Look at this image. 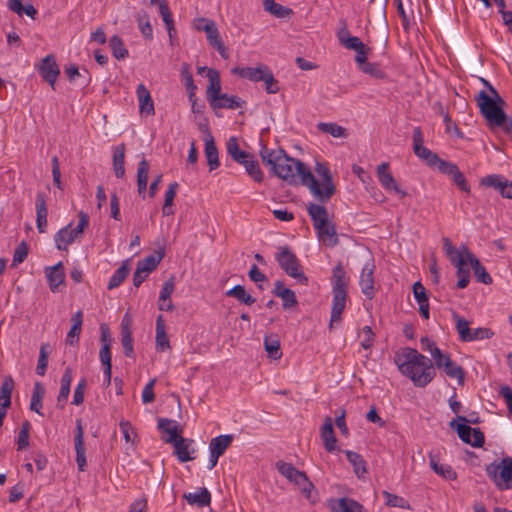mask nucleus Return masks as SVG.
Wrapping results in <instances>:
<instances>
[{"instance_id": "09e8293b", "label": "nucleus", "mask_w": 512, "mask_h": 512, "mask_svg": "<svg viewBox=\"0 0 512 512\" xmlns=\"http://www.w3.org/2000/svg\"><path fill=\"white\" fill-rule=\"evenodd\" d=\"M264 10L272 14L277 18H285L292 14V10L288 7H284L274 0H263Z\"/></svg>"}, {"instance_id": "423d86ee", "label": "nucleus", "mask_w": 512, "mask_h": 512, "mask_svg": "<svg viewBox=\"0 0 512 512\" xmlns=\"http://www.w3.org/2000/svg\"><path fill=\"white\" fill-rule=\"evenodd\" d=\"M231 72L252 82L262 81L266 92L269 94H276L280 89L278 81L274 78L271 69L266 65L258 64L256 67H235Z\"/></svg>"}, {"instance_id": "393cba45", "label": "nucleus", "mask_w": 512, "mask_h": 512, "mask_svg": "<svg viewBox=\"0 0 512 512\" xmlns=\"http://www.w3.org/2000/svg\"><path fill=\"white\" fill-rule=\"evenodd\" d=\"M205 33L208 43L218 51L223 59H228L229 53L221 39L216 23L213 26H206Z\"/></svg>"}, {"instance_id": "2f4dec72", "label": "nucleus", "mask_w": 512, "mask_h": 512, "mask_svg": "<svg viewBox=\"0 0 512 512\" xmlns=\"http://www.w3.org/2000/svg\"><path fill=\"white\" fill-rule=\"evenodd\" d=\"M429 464L431 469L443 479L452 481L457 478V473L452 467L448 464L440 463L432 453L429 454Z\"/></svg>"}, {"instance_id": "a878e982", "label": "nucleus", "mask_w": 512, "mask_h": 512, "mask_svg": "<svg viewBox=\"0 0 512 512\" xmlns=\"http://www.w3.org/2000/svg\"><path fill=\"white\" fill-rule=\"evenodd\" d=\"M48 209L46 205L45 194L42 192L36 195V226L40 233H44L47 228Z\"/></svg>"}, {"instance_id": "6ab92c4d", "label": "nucleus", "mask_w": 512, "mask_h": 512, "mask_svg": "<svg viewBox=\"0 0 512 512\" xmlns=\"http://www.w3.org/2000/svg\"><path fill=\"white\" fill-rule=\"evenodd\" d=\"M320 436L326 451L331 453L336 450H340L337 447V439L334 434L333 421L331 417H325L324 423L320 429Z\"/></svg>"}, {"instance_id": "7ed1b4c3", "label": "nucleus", "mask_w": 512, "mask_h": 512, "mask_svg": "<svg viewBox=\"0 0 512 512\" xmlns=\"http://www.w3.org/2000/svg\"><path fill=\"white\" fill-rule=\"evenodd\" d=\"M475 100L490 128H498L506 135L512 134V119L503 110V99L500 102L497 98L491 97L481 90Z\"/></svg>"}, {"instance_id": "5701e85b", "label": "nucleus", "mask_w": 512, "mask_h": 512, "mask_svg": "<svg viewBox=\"0 0 512 512\" xmlns=\"http://www.w3.org/2000/svg\"><path fill=\"white\" fill-rule=\"evenodd\" d=\"M137 98L139 101V110L141 114L154 115V103L150 91L143 83H140L136 89Z\"/></svg>"}, {"instance_id": "4d7b16f0", "label": "nucleus", "mask_w": 512, "mask_h": 512, "mask_svg": "<svg viewBox=\"0 0 512 512\" xmlns=\"http://www.w3.org/2000/svg\"><path fill=\"white\" fill-rule=\"evenodd\" d=\"M129 273V267L123 263L110 277L107 288L113 290L120 286Z\"/></svg>"}, {"instance_id": "ea45409f", "label": "nucleus", "mask_w": 512, "mask_h": 512, "mask_svg": "<svg viewBox=\"0 0 512 512\" xmlns=\"http://www.w3.org/2000/svg\"><path fill=\"white\" fill-rule=\"evenodd\" d=\"M190 505L206 507L211 503V494L206 488H201L195 493H186L183 496Z\"/></svg>"}, {"instance_id": "b1692460", "label": "nucleus", "mask_w": 512, "mask_h": 512, "mask_svg": "<svg viewBox=\"0 0 512 512\" xmlns=\"http://www.w3.org/2000/svg\"><path fill=\"white\" fill-rule=\"evenodd\" d=\"M210 107L214 110L216 109H237L241 108L244 104V101L241 100V98L234 96V95H228L226 93H221L219 96L215 98V100H212L210 103Z\"/></svg>"}, {"instance_id": "3c124183", "label": "nucleus", "mask_w": 512, "mask_h": 512, "mask_svg": "<svg viewBox=\"0 0 512 512\" xmlns=\"http://www.w3.org/2000/svg\"><path fill=\"white\" fill-rule=\"evenodd\" d=\"M226 296L234 297L239 302L246 305H252L256 301L254 297H252L249 293L246 292L245 287L242 285H236L230 290H228L226 292Z\"/></svg>"}, {"instance_id": "a18cd8bd", "label": "nucleus", "mask_w": 512, "mask_h": 512, "mask_svg": "<svg viewBox=\"0 0 512 512\" xmlns=\"http://www.w3.org/2000/svg\"><path fill=\"white\" fill-rule=\"evenodd\" d=\"M178 183L172 182L169 184L167 191L165 192V199L164 204L162 207V214L163 216H170L174 214V210L172 208L173 201L176 196L177 190H178Z\"/></svg>"}, {"instance_id": "864d4df0", "label": "nucleus", "mask_w": 512, "mask_h": 512, "mask_svg": "<svg viewBox=\"0 0 512 512\" xmlns=\"http://www.w3.org/2000/svg\"><path fill=\"white\" fill-rule=\"evenodd\" d=\"M471 268L474 271V274L477 278V280L484 284H491L492 283V277L489 275V273L486 271L485 267L480 263V261L473 256L471 258V261L469 262Z\"/></svg>"}, {"instance_id": "13d9d810", "label": "nucleus", "mask_w": 512, "mask_h": 512, "mask_svg": "<svg viewBox=\"0 0 512 512\" xmlns=\"http://www.w3.org/2000/svg\"><path fill=\"white\" fill-rule=\"evenodd\" d=\"M382 495L385 500V504L389 507H399L402 509H411L409 502L396 494H392L388 491H383Z\"/></svg>"}, {"instance_id": "bb28decb", "label": "nucleus", "mask_w": 512, "mask_h": 512, "mask_svg": "<svg viewBox=\"0 0 512 512\" xmlns=\"http://www.w3.org/2000/svg\"><path fill=\"white\" fill-rule=\"evenodd\" d=\"M413 294L419 305V312L424 319H429V299L425 287L420 281L413 284Z\"/></svg>"}, {"instance_id": "58836bf2", "label": "nucleus", "mask_w": 512, "mask_h": 512, "mask_svg": "<svg viewBox=\"0 0 512 512\" xmlns=\"http://www.w3.org/2000/svg\"><path fill=\"white\" fill-rule=\"evenodd\" d=\"M227 154L237 163L242 164L252 155L240 149L236 137H231L226 144Z\"/></svg>"}, {"instance_id": "0eeeda50", "label": "nucleus", "mask_w": 512, "mask_h": 512, "mask_svg": "<svg viewBox=\"0 0 512 512\" xmlns=\"http://www.w3.org/2000/svg\"><path fill=\"white\" fill-rule=\"evenodd\" d=\"M79 222L76 227L69 223L61 228L54 236L55 246L60 251H68V246L82 237L84 230L89 225V216L84 211L78 213Z\"/></svg>"}, {"instance_id": "0e129e2a", "label": "nucleus", "mask_w": 512, "mask_h": 512, "mask_svg": "<svg viewBox=\"0 0 512 512\" xmlns=\"http://www.w3.org/2000/svg\"><path fill=\"white\" fill-rule=\"evenodd\" d=\"M265 350L271 359L277 360L282 356L280 349V342L276 339L265 338L264 341Z\"/></svg>"}, {"instance_id": "4c0bfd02", "label": "nucleus", "mask_w": 512, "mask_h": 512, "mask_svg": "<svg viewBox=\"0 0 512 512\" xmlns=\"http://www.w3.org/2000/svg\"><path fill=\"white\" fill-rule=\"evenodd\" d=\"M156 349L161 352L170 349V342L162 315H159L156 319Z\"/></svg>"}, {"instance_id": "c85d7f7f", "label": "nucleus", "mask_w": 512, "mask_h": 512, "mask_svg": "<svg viewBox=\"0 0 512 512\" xmlns=\"http://www.w3.org/2000/svg\"><path fill=\"white\" fill-rule=\"evenodd\" d=\"M61 386L59 390V394L57 397V405L61 409L64 408L65 404L67 403L69 394H70V387L72 383V369L70 367H67L61 377Z\"/></svg>"}, {"instance_id": "de8ad7c7", "label": "nucleus", "mask_w": 512, "mask_h": 512, "mask_svg": "<svg viewBox=\"0 0 512 512\" xmlns=\"http://www.w3.org/2000/svg\"><path fill=\"white\" fill-rule=\"evenodd\" d=\"M443 365L441 369L444 370L448 377L456 379L460 385L464 383L465 372L461 366L452 360L446 361Z\"/></svg>"}, {"instance_id": "37998d69", "label": "nucleus", "mask_w": 512, "mask_h": 512, "mask_svg": "<svg viewBox=\"0 0 512 512\" xmlns=\"http://www.w3.org/2000/svg\"><path fill=\"white\" fill-rule=\"evenodd\" d=\"M14 389V380L11 376H6L0 387V407L9 408L11 405V395Z\"/></svg>"}, {"instance_id": "e2e57ef3", "label": "nucleus", "mask_w": 512, "mask_h": 512, "mask_svg": "<svg viewBox=\"0 0 512 512\" xmlns=\"http://www.w3.org/2000/svg\"><path fill=\"white\" fill-rule=\"evenodd\" d=\"M413 151L417 157L424 160L430 167L438 161V155L423 145L413 147Z\"/></svg>"}, {"instance_id": "f03ea898", "label": "nucleus", "mask_w": 512, "mask_h": 512, "mask_svg": "<svg viewBox=\"0 0 512 512\" xmlns=\"http://www.w3.org/2000/svg\"><path fill=\"white\" fill-rule=\"evenodd\" d=\"M395 362L400 372L417 387H426L436 376L432 361L414 348L402 349Z\"/></svg>"}, {"instance_id": "a19ab883", "label": "nucleus", "mask_w": 512, "mask_h": 512, "mask_svg": "<svg viewBox=\"0 0 512 512\" xmlns=\"http://www.w3.org/2000/svg\"><path fill=\"white\" fill-rule=\"evenodd\" d=\"M347 460L353 466L354 472L358 478H362L367 473V463L359 453L346 450L344 451Z\"/></svg>"}, {"instance_id": "ddd939ff", "label": "nucleus", "mask_w": 512, "mask_h": 512, "mask_svg": "<svg viewBox=\"0 0 512 512\" xmlns=\"http://www.w3.org/2000/svg\"><path fill=\"white\" fill-rule=\"evenodd\" d=\"M481 185L492 187L504 198L512 199V181L498 174H491L481 179Z\"/></svg>"}, {"instance_id": "c756f323", "label": "nucleus", "mask_w": 512, "mask_h": 512, "mask_svg": "<svg viewBox=\"0 0 512 512\" xmlns=\"http://www.w3.org/2000/svg\"><path fill=\"white\" fill-rule=\"evenodd\" d=\"M273 293L283 301L285 309L292 308L297 305V298L293 290L286 288L283 282L277 281L274 286Z\"/></svg>"}, {"instance_id": "052dcab7", "label": "nucleus", "mask_w": 512, "mask_h": 512, "mask_svg": "<svg viewBox=\"0 0 512 512\" xmlns=\"http://www.w3.org/2000/svg\"><path fill=\"white\" fill-rule=\"evenodd\" d=\"M121 342L124 349V354L127 357L133 356V338L128 326L122 325L121 329Z\"/></svg>"}, {"instance_id": "338daca9", "label": "nucleus", "mask_w": 512, "mask_h": 512, "mask_svg": "<svg viewBox=\"0 0 512 512\" xmlns=\"http://www.w3.org/2000/svg\"><path fill=\"white\" fill-rule=\"evenodd\" d=\"M119 426L126 443L134 444L137 434L132 424L128 420H121Z\"/></svg>"}, {"instance_id": "6e6552de", "label": "nucleus", "mask_w": 512, "mask_h": 512, "mask_svg": "<svg viewBox=\"0 0 512 512\" xmlns=\"http://www.w3.org/2000/svg\"><path fill=\"white\" fill-rule=\"evenodd\" d=\"M486 474L499 490L512 488V457L506 456L501 461H494L486 466Z\"/></svg>"}, {"instance_id": "8fccbe9b", "label": "nucleus", "mask_w": 512, "mask_h": 512, "mask_svg": "<svg viewBox=\"0 0 512 512\" xmlns=\"http://www.w3.org/2000/svg\"><path fill=\"white\" fill-rule=\"evenodd\" d=\"M45 394V390L39 382H36L33 388L30 401V409L39 415H42V401Z\"/></svg>"}, {"instance_id": "c9c22d12", "label": "nucleus", "mask_w": 512, "mask_h": 512, "mask_svg": "<svg viewBox=\"0 0 512 512\" xmlns=\"http://www.w3.org/2000/svg\"><path fill=\"white\" fill-rule=\"evenodd\" d=\"M232 441V435H219L213 438L209 443L210 454H215L216 457L222 456L231 445Z\"/></svg>"}, {"instance_id": "2eb2a0df", "label": "nucleus", "mask_w": 512, "mask_h": 512, "mask_svg": "<svg viewBox=\"0 0 512 512\" xmlns=\"http://www.w3.org/2000/svg\"><path fill=\"white\" fill-rule=\"evenodd\" d=\"M75 452H76V463L79 471H85L87 467L86 461V450L84 446V429L82 426V420H76V429H75Z\"/></svg>"}, {"instance_id": "49530a36", "label": "nucleus", "mask_w": 512, "mask_h": 512, "mask_svg": "<svg viewBox=\"0 0 512 512\" xmlns=\"http://www.w3.org/2000/svg\"><path fill=\"white\" fill-rule=\"evenodd\" d=\"M241 165L245 167L247 174L256 182L260 183L263 181L264 174L259 166L258 161L253 155H251L246 162Z\"/></svg>"}, {"instance_id": "f8f14e48", "label": "nucleus", "mask_w": 512, "mask_h": 512, "mask_svg": "<svg viewBox=\"0 0 512 512\" xmlns=\"http://www.w3.org/2000/svg\"><path fill=\"white\" fill-rule=\"evenodd\" d=\"M443 249L451 263L456 268L462 265H467L474 256L465 245L456 249L451 240L447 237L443 238Z\"/></svg>"}, {"instance_id": "5fc2aeb1", "label": "nucleus", "mask_w": 512, "mask_h": 512, "mask_svg": "<svg viewBox=\"0 0 512 512\" xmlns=\"http://www.w3.org/2000/svg\"><path fill=\"white\" fill-rule=\"evenodd\" d=\"M138 28L146 40L153 39V29L150 23L149 16L146 12L142 11L137 15Z\"/></svg>"}, {"instance_id": "9b49d317", "label": "nucleus", "mask_w": 512, "mask_h": 512, "mask_svg": "<svg viewBox=\"0 0 512 512\" xmlns=\"http://www.w3.org/2000/svg\"><path fill=\"white\" fill-rule=\"evenodd\" d=\"M457 421V419H453L449 423V426L456 430L461 441L476 448H480L484 445L485 437L479 428H471L469 425L464 424L463 422L457 423Z\"/></svg>"}, {"instance_id": "473e14b6", "label": "nucleus", "mask_w": 512, "mask_h": 512, "mask_svg": "<svg viewBox=\"0 0 512 512\" xmlns=\"http://www.w3.org/2000/svg\"><path fill=\"white\" fill-rule=\"evenodd\" d=\"M317 232L318 238L327 246H335L338 243L335 226L327 221L320 228H314Z\"/></svg>"}, {"instance_id": "412c9836", "label": "nucleus", "mask_w": 512, "mask_h": 512, "mask_svg": "<svg viewBox=\"0 0 512 512\" xmlns=\"http://www.w3.org/2000/svg\"><path fill=\"white\" fill-rule=\"evenodd\" d=\"M193 443L194 441L192 439L179 438L177 442L172 444L174 447V454L179 462L185 463L195 459L193 456L195 453V449L192 446Z\"/></svg>"}, {"instance_id": "c03bdc74", "label": "nucleus", "mask_w": 512, "mask_h": 512, "mask_svg": "<svg viewBox=\"0 0 512 512\" xmlns=\"http://www.w3.org/2000/svg\"><path fill=\"white\" fill-rule=\"evenodd\" d=\"M317 128L322 133L329 134L334 138H347L348 137V132H347L346 128H344L343 126L338 125L337 123H334V122H329V123L320 122L317 124Z\"/></svg>"}, {"instance_id": "680f3d73", "label": "nucleus", "mask_w": 512, "mask_h": 512, "mask_svg": "<svg viewBox=\"0 0 512 512\" xmlns=\"http://www.w3.org/2000/svg\"><path fill=\"white\" fill-rule=\"evenodd\" d=\"M162 256L149 255L144 259L138 261L137 268L141 269L143 272L151 273L155 270L160 263Z\"/></svg>"}, {"instance_id": "7c9ffc66", "label": "nucleus", "mask_w": 512, "mask_h": 512, "mask_svg": "<svg viewBox=\"0 0 512 512\" xmlns=\"http://www.w3.org/2000/svg\"><path fill=\"white\" fill-rule=\"evenodd\" d=\"M307 211L311 217L314 228H320L325 222L329 221L328 211L322 205L309 203Z\"/></svg>"}, {"instance_id": "774afa93", "label": "nucleus", "mask_w": 512, "mask_h": 512, "mask_svg": "<svg viewBox=\"0 0 512 512\" xmlns=\"http://www.w3.org/2000/svg\"><path fill=\"white\" fill-rule=\"evenodd\" d=\"M494 336V332L487 327H478L475 329H471L469 339H467V342L472 341H478V340H484V339H490Z\"/></svg>"}, {"instance_id": "f3484780", "label": "nucleus", "mask_w": 512, "mask_h": 512, "mask_svg": "<svg viewBox=\"0 0 512 512\" xmlns=\"http://www.w3.org/2000/svg\"><path fill=\"white\" fill-rule=\"evenodd\" d=\"M39 72L43 79L47 81L54 89L56 80L60 74V70L55 61V58L52 55H47L42 59Z\"/></svg>"}, {"instance_id": "e433bc0d", "label": "nucleus", "mask_w": 512, "mask_h": 512, "mask_svg": "<svg viewBox=\"0 0 512 512\" xmlns=\"http://www.w3.org/2000/svg\"><path fill=\"white\" fill-rule=\"evenodd\" d=\"M125 145L119 144L113 148V170L117 178L125 176Z\"/></svg>"}, {"instance_id": "4be33fe9", "label": "nucleus", "mask_w": 512, "mask_h": 512, "mask_svg": "<svg viewBox=\"0 0 512 512\" xmlns=\"http://www.w3.org/2000/svg\"><path fill=\"white\" fill-rule=\"evenodd\" d=\"M328 506L331 512H363L364 509L359 502L347 497L332 499Z\"/></svg>"}, {"instance_id": "72a5a7b5", "label": "nucleus", "mask_w": 512, "mask_h": 512, "mask_svg": "<svg viewBox=\"0 0 512 512\" xmlns=\"http://www.w3.org/2000/svg\"><path fill=\"white\" fill-rule=\"evenodd\" d=\"M207 78L209 80V85L207 87V100L210 103L212 100H215L217 96L221 94V81L219 72L215 69L207 70Z\"/></svg>"}, {"instance_id": "dca6fc26", "label": "nucleus", "mask_w": 512, "mask_h": 512, "mask_svg": "<svg viewBox=\"0 0 512 512\" xmlns=\"http://www.w3.org/2000/svg\"><path fill=\"white\" fill-rule=\"evenodd\" d=\"M158 428L163 433L162 440L166 443L174 444L179 438H183L182 429L174 420L161 418L158 421Z\"/></svg>"}, {"instance_id": "aec40b11", "label": "nucleus", "mask_w": 512, "mask_h": 512, "mask_svg": "<svg viewBox=\"0 0 512 512\" xmlns=\"http://www.w3.org/2000/svg\"><path fill=\"white\" fill-rule=\"evenodd\" d=\"M45 275L48 280L49 288L52 292H57L59 287L65 282V272L62 262H58L56 265L46 267Z\"/></svg>"}, {"instance_id": "79ce46f5", "label": "nucleus", "mask_w": 512, "mask_h": 512, "mask_svg": "<svg viewBox=\"0 0 512 512\" xmlns=\"http://www.w3.org/2000/svg\"><path fill=\"white\" fill-rule=\"evenodd\" d=\"M149 168V163L145 158H143L138 164L137 187L139 195H142L143 198L145 197L147 189Z\"/></svg>"}, {"instance_id": "a211bd4d", "label": "nucleus", "mask_w": 512, "mask_h": 512, "mask_svg": "<svg viewBox=\"0 0 512 512\" xmlns=\"http://www.w3.org/2000/svg\"><path fill=\"white\" fill-rule=\"evenodd\" d=\"M374 268L375 266L373 262H367L362 268L359 280L361 291L368 299H372L375 295L373 278Z\"/></svg>"}, {"instance_id": "9d476101", "label": "nucleus", "mask_w": 512, "mask_h": 512, "mask_svg": "<svg viewBox=\"0 0 512 512\" xmlns=\"http://www.w3.org/2000/svg\"><path fill=\"white\" fill-rule=\"evenodd\" d=\"M280 267L291 277L295 278L301 284H307L308 279L301 271V267L296 255L287 247H280L276 255Z\"/></svg>"}, {"instance_id": "1a4fd4ad", "label": "nucleus", "mask_w": 512, "mask_h": 512, "mask_svg": "<svg viewBox=\"0 0 512 512\" xmlns=\"http://www.w3.org/2000/svg\"><path fill=\"white\" fill-rule=\"evenodd\" d=\"M278 472L284 476L288 481L294 483L307 499L311 498V493L314 488L313 483L308 479L307 475L295 468L292 464L278 461L276 463Z\"/></svg>"}, {"instance_id": "bf43d9fd", "label": "nucleus", "mask_w": 512, "mask_h": 512, "mask_svg": "<svg viewBox=\"0 0 512 512\" xmlns=\"http://www.w3.org/2000/svg\"><path fill=\"white\" fill-rule=\"evenodd\" d=\"M453 319L455 320L456 330L459 334L460 340L463 342H467V339H469L468 337L471 332L469 322L465 318L459 316L457 313H453Z\"/></svg>"}, {"instance_id": "6e6d98bb", "label": "nucleus", "mask_w": 512, "mask_h": 512, "mask_svg": "<svg viewBox=\"0 0 512 512\" xmlns=\"http://www.w3.org/2000/svg\"><path fill=\"white\" fill-rule=\"evenodd\" d=\"M109 46L116 59L123 60L128 56V50L125 48L122 39L118 35H113L110 38Z\"/></svg>"}, {"instance_id": "20e7f679", "label": "nucleus", "mask_w": 512, "mask_h": 512, "mask_svg": "<svg viewBox=\"0 0 512 512\" xmlns=\"http://www.w3.org/2000/svg\"><path fill=\"white\" fill-rule=\"evenodd\" d=\"M317 175L322 179V182L316 180L311 170L306 166L303 186L308 187L310 193L320 202L326 203L335 193V186L330 169L326 164L317 163L315 167Z\"/></svg>"}, {"instance_id": "69168bd1", "label": "nucleus", "mask_w": 512, "mask_h": 512, "mask_svg": "<svg viewBox=\"0 0 512 512\" xmlns=\"http://www.w3.org/2000/svg\"><path fill=\"white\" fill-rule=\"evenodd\" d=\"M48 344H42L39 351V359L36 367V373L44 376L48 366Z\"/></svg>"}, {"instance_id": "f257e3e1", "label": "nucleus", "mask_w": 512, "mask_h": 512, "mask_svg": "<svg viewBox=\"0 0 512 512\" xmlns=\"http://www.w3.org/2000/svg\"><path fill=\"white\" fill-rule=\"evenodd\" d=\"M260 157L265 165L270 167L271 172L287 182L288 184L303 185V178L306 165L290 157L283 149H269L263 146L260 150Z\"/></svg>"}, {"instance_id": "39448f33", "label": "nucleus", "mask_w": 512, "mask_h": 512, "mask_svg": "<svg viewBox=\"0 0 512 512\" xmlns=\"http://www.w3.org/2000/svg\"><path fill=\"white\" fill-rule=\"evenodd\" d=\"M347 280L346 272L339 263L333 269L332 274V307L329 328L332 329L334 323L341 321L342 313L346 306L347 299Z\"/></svg>"}, {"instance_id": "f704fd0d", "label": "nucleus", "mask_w": 512, "mask_h": 512, "mask_svg": "<svg viewBox=\"0 0 512 512\" xmlns=\"http://www.w3.org/2000/svg\"><path fill=\"white\" fill-rule=\"evenodd\" d=\"M150 3L152 5L158 4L159 13L162 17L163 22L165 23V26L168 31V35H169L170 39H172L173 33H175V29H174V20H173L168 2L166 0H151Z\"/></svg>"}, {"instance_id": "603ef678", "label": "nucleus", "mask_w": 512, "mask_h": 512, "mask_svg": "<svg viewBox=\"0 0 512 512\" xmlns=\"http://www.w3.org/2000/svg\"><path fill=\"white\" fill-rule=\"evenodd\" d=\"M181 77L184 81V85L188 93V98H192V96L196 93L197 86L194 84L193 75L188 63H183L181 65Z\"/></svg>"}, {"instance_id": "4468645a", "label": "nucleus", "mask_w": 512, "mask_h": 512, "mask_svg": "<svg viewBox=\"0 0 512 512\" xmlns=\"http://www.w3.org/2000/svg\"><path fill=\"white\" fill-rule=\"evenodd\" d=\"M376 172L378 180L384 189L388 191H394L395 193L399 194L401 198H404L407 195L406 191L402 190L396 183L393 175L389 171L388 163L384 162L380 164L377 167Z\"/></svg>"}, {"instance_id": "cd10ccee", "label": "nucleus", "mask_w": 512, "mask_h": 512, "mask_svg": "<svg viewBox=\"0 0 512 512\" xmlns=\"http://www.w3.org/2000/svg\"><path fill=\"white\" fill-rule=\"evenodd\" d=\"M204 153L207 159L209 170L213 171L220 166L218 149L216 147L214 138L209 134L205 137Z\"/></svg>"}]
</instances>
